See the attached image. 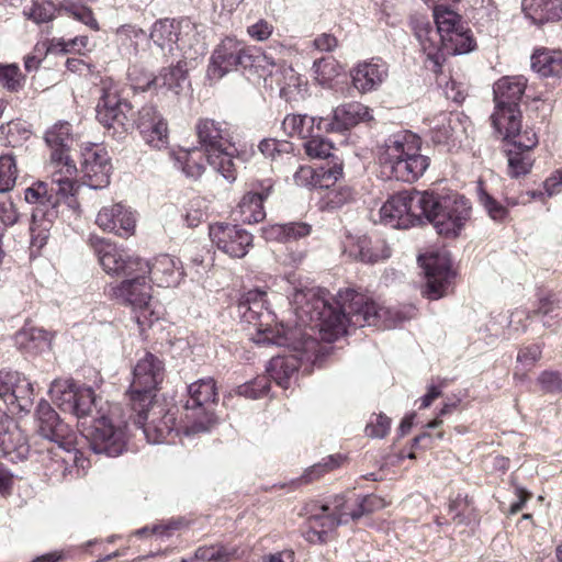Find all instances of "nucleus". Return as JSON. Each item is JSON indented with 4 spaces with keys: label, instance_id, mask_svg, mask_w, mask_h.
Here are the masks:
<instances>
[{
    "label": "nucleus",
    "instance_id": "nucleus-1",
    "mask_svg": "<svg viewBox=\"0 0 562 562\" xmlns=\"http://www.w3.org/2000/svg\"><path fill=\"white\" fill-rule=\"evenodd\" d=\"M266 293L252 290L244 294L237 313L257 331L254 338L258 345L290 347L297 351H312L316 348L314 334L324 341H334L347 333V326H389L392 311L379 306L373 300L352 289L338 292L334 304L323 292L315 289H295L292 304L300 328L285 329L283 326H269L271 313L265 307Z\"/></svg>",
    "mask_w": 562,
    "mask_h": 562
},
{
    "label": "nucleus",
    "instance_id": "nucleus-2",
    "mask_svg": "<svg viewBox=\"0 0 562 562\" xmlns=\"http://www.w3.org/2000/svg\"><path fill=\"white\" fill-rule=\"evenodd\" d=\"M50 182L37 181L24 191V200L35 205L30 232L31 245L38 249L46 244L61 203L76 214L79 211V203L75 198L79 184L72 179L75 175H66L63 169H50Z\"/></svg>",
    "mask_w": 562,
    "mask_h": 562
},
{
    "label": "nucleus",
    "instance_id": "nucleus-3",
    "mask_svg": "<svg viewBox=\"0 0 562 562\" xmlns=\"http://www.w3.org/2000/svg\"><path fill=\"white\" fill-rule=\"evenodd\" d=\"M420 138L409 131L389 135L378 146V159L383 173L390 179L415 182L428 169L430 159L420 153Z\"/></svg>",
    "mask_w": 562,
    "mask_h": 562
},
{
    "label": "nucleus",
    "instance_id": "nucleus-4",
    "mask_svg": "<svg viewBox=\"0 0 562 562\" xmlns=\"http://www.w3.org/2000/svg\"><path fill=\"white\" fill-rule=\"evenodd\" d=\"M38 435L54 443L43 453L42 463L50 476L65 477L76 462V434L64 423L48 402L42 400L36 407Z\"/></svg>",
    "mask_w": 562,
    "mask_h": 562
},
{
    "label": "nucleus",
    "instance_id": "nucleus-5",
    "mask_svg": "<svg viewBox=\"0 0 562 562\" xmlns=\"http://www.w3.org/2000/svg\"><path fill=\"white\" fill-rule=\"evenodd\" d=\"M195 133L207 164L229 183L234 182L237 177L234 162L237 149L232 125L225 121L200 119L195 124Z\"/></svg>",
    "mask_w": 562,
    "mask_h": 562
},
{
    "label": "nucleus",
    "instance_id": "nucleus-6",
    "mask_svg": "<svg viewBox=\"0 0 562 562\" xmlns=\"http://www.w3.org/2000/svg\"><path fill=\"white\" fill-rule=\"evenodd\" d=\"M416 203L423 205V220L431 223L439 235L449 238L457 237L471 216V203L456 192L443 194L427 190Z\"/></svg>",
    "mask_w": 562,
    "mask_h": 562
},
{
    "label": "nucleus",
    "instance_id": "nucleus-7",
    "mask_svg": "<svg viewBox=\"0 0 562 562\" xmlns=\"http://www.w3.org/2000/svg\"><path fill=\"white\" fill-rule=\"evenodd\" d=\"M265 64L274 67L271 56L255 47H247L236 38L226 37L216 46L211 56L207 76L210 79L218 80L238 68L255 69L259 75L260 70H265Z\"/></svg>",
    "mask_w": 562,
    "mask_h": 562
},
{
    "label": "nucleus",
    "instance_id": "nucleus-8",
    "mask_svg": "<svg viewBox=\"0 0 562 562\" xmlns=\"http://www.w3.org/2000/svg\"><path fill=\"white\" fill-rule=\"evenodd\" d=\"M108 294L133 308L135 321L142 330L159 319V312L155 311L151 302V285L145 273L136 272L120 283L111 284Z\"/></svg>",
    "mask_w": 562,
    "mask_h": 562
},
{
    "label": "nucleus",
    "instance_id": "nucleus-9",
    "mask_svg": "<svg viewBox=\"0 0 562 562\" xmlns=\"http://www.w3.org/2000/svg\"><path fill=\"white\" fill-rule=\"evenodd\" d=\"M188 394L182 420L184 434L209 431L216 422L213 413L217 396L215 381L212 378L195 381L188 386Z\"/></svg>",
    "mask_w": 562,
    "mask_h": 562
},
{
    "label": "nucleus",
    "instance_id": "nucleus-10",
    "mask_svg": "<svg viewBox=\"0 0 562 562\" xmlns=\"http://www.w3.org/2000/svg\"><path fill=\"white\" fill-rule=\"evenodd\" d=\"M432 15L436 30L428 22H420L415 26V35L423 52L434 61V69L437 70L439 68L438 43L464 22L459 13L445 4L435 3Z\"/></svg>",
    "mask_w": 562,
    "mask_h": 562
},
{
    "label": "nucleus",
    "instance_id": "nucleus-11",
    "mask_svg": "<svg viewBox=\"0 0 562 562\" xmlns=\"http://www.w3.org/2000/svg\"><path fill=\"white\" fill-rule=\"evenodd\" d=\"M89 245L98 257L99 263L110 276L132 277L136 272L145 273L148 269V261L131 256L124 248L111 243L110 240L91 235Z\"/></svg>",
    "mask_w": 562,
    "mask_h": 562
},
{
    "label": "nucleus",
    "instance_id": "nucleus-12",
    "mask_svg": "<svg viewBox=\"0 0 562 562\" xmlns=\"http://www.w3.org/2000/svg\"><path fill=\"white\" fill-rule=\"evenodd\" d=\"M165 378L164 362L150 352L140 358L134 369L130 386L132 409L150 404L159 384Z\"/></svg>",
    "mask_w": 562,
    "mask_h": 562
},
{
    "label": "nucleus",
    "instance_id": "nucleus-13",
    "mask_svg": "<svg viewBox=\"0 0 562 562\" xmlns=\"http://www.w3.org/2000/svg\"><path fill=\"white\" fill-rule=\"evenodd\" d=\"M425 191H403L387 199L380 210L381 221L395 228H408L423 223V205L416 203Z\"/></svg>",
    "mask_w": 562,
    "mask_h": 562
},
{
    "label": "nucleus",
    "instance_id": "nucleus-14",
    "mask_svg": "<svg viewBox=\"0 0 562 562\" xmlns=\"http://www.w3.org/2000/svg\"><path fill=\"white\" fill-rule=\"evenodd\" d=\"M83 431L91 449L98 454L103 453L109 457H117L125 450L126 437L124 428L119 424H114L113 419L102 414L101 411L97 412L92 424L85 428Z\"/></svg>",
    "mask_w": 562,
    "mask_h": 562
},
{
    "label": "nucleus",
    "instance_id": "nucleus-15",
    "mask_svg": "<svg viewBox=\"0 0 562 562\" xmlns=\"http://www.w3.org/2000/svg\"><path fill=\"white\" fill-rule=\"evenodd\" d=\"M98 121L113 135L126 133L134 126V110L132 104L121 99L117 91L112 88H103L102 95L95 108Z\"/></svg>",
    "mask_w": 562,
    "mask_h": 562
},
{
    "label": "nucleus",
    "instance_id": "nucleus-16",
    "mask_svg": "<svg viewBox=\"0 0 562 562\" xmlns=\"http://www.w3.org/2000/svg\"><path fill=\"white\" fill-rule=\"evenodd\" d=\"M133 412L136 413L135 425L143 430L150 443L164 442L176 427L175 413L162 403L153 401Z\"/></svg>",
    "mask_w": 562,
    "mask_h": 562
},
{
    "label": "nucleus",
    "instance_id": "nucleus-17",
    "mask_svg": "<svg viewBox=\"0 0 562 562\" xmlns=\"http://www.w3.org/2000/svg\"><path fill=\"white\" fill-rule=\"evenodd\" d=\"M425 270L426 285L423 295L429 300H438L447 294L454 273L451 261L446 255H431L427 258H418Z\"/></svg>",
    "mask_w": 562,
    "mask_h": 562
},
{
    "label": "nucleus",
    "instance_id": "nucleus-18",
    "mask_svg": "<svg viewBox=\"0 0 562 562\" xmlns=\"http://www.w3.org/2000/svg\"><path fill=\"white\" fill-rule=\"evenodd\" d=\"M71 126L68 122H59L45 133V142L50 147V169H63L66 175H76L77 168L69 157L72 144Z\"/></svg>",
    "mask_w": 562,
    "mask_h": 562
},
{
    "label": "nucleus",
    "instance_id": "nucleus-19",
    "mask_svg": "<svg viewBox=\"0 0 562 562\" xmlns=\"http://www.w3.org/2000/svg\"><path fill=\"white\" fill-rule=\"evenodd\" d=\"M527 88V79L524 76H506L497 80L494 85V121L496 124L501 123V115L504 112L508 114L509 119H513L519 108V102Z\"/></svg>",
    "mask_w": 562,
    "mask_h": 562
},
{
    "label": "nucleus",
    "instance_id": "nucleus-20",
    "mask_svg": "<svg viewBox=\"0 0 562 562\" xmlns=\"http://www.w3.org/2000/svg\"><path fill=\"white\" fill-rule=\"evenodd\" d=\"M112 165L106 150L97 145L86 147L82 151L81 172L83 183L91 189L109 186Z\"/></svg>",
    "mask_w": 562,
    "mask_h": 562
},
{
    "label": "nucleus",
    "instance_id": "nucleus-21",
    "mask_svg": "<svg viewBox=\"0 0 562 562\" xmlns=\"http://www.w3.org/2000/svg\"><path fill=\"white\" fill-rule=\"evenodd\" d=\"M210 238L220 250L233 258L245 257L252 246V235L236 225H212Z\"/></svg>",
    "mask_w": 562,
    "mask_h": 562
},
{
    "label": "nucleus",
    "instance_id": "nucleus-22",
    "mask_svg": "<svg viewBox=\"0 0 562 562\" xmlns=\"http://www.w3.org/2000/svg\"><path fill=\"white\" fill-rule=\"evenodd\" d=\"M274 67L266 65L265 70H260V77H269L270 83H276L280 89V95L286 101H296L303 97L306 81L289 65L280 64L272 58Z\"/></svg>",
    "mask_w": 562,
    "mask_h": 562
},
{
    "label": "nucleus",
    "instance_id": "nucleus-23",
    "mask_svg": "<svg viewBox=\"0 0 562 562\" xmlns=\"http://www.w3.org/2000/svg\"><path fill=\"white\" fill-rule=\"evenodd\" d=\"M353 88L360 93L376 91L389 77V65L379 57L357 64L350 71Z\"/></svg>",
    "mask_w": 562,
    "mask_h": 562
},
{
    "label": "nucleus",
    "instance_id": "nucleus-24",
    "mask_svg": "<svg viewBox=\"0 0 562 562\" xmlns=\"http://www.w3.org/2000/svg\"><path fill=\"white\" fill-rule=\"evenodd\" d=\"M95 224L104 232L120 237H128L135 232L136 218L128 207L122 203H115L103 206L99 211Z\"/></svg>",
    "mask_w": 562,
    "mask_h": 562
},
{
    "label": "nucleus",
    "instance_id": "nucleus-25",
    "mask_svg": "<svg viewBox=\"0 0 562 562\" xmlns=\"http://www.w3.org/2000/svg\"><path fill=\"white\" fill-rule=\"evenodd\" d=\"M530 318H539L544 327H552L562 319V306L559 300L552 296L539 299L537 307L528 311L525 308H516L510 315V326L516 330H526L525 321Z\"/></svg>",
    "mask_w": 562,
    "mask_h": 562
},
{
    "label": "nucleus",
    "instance_id": "nucleus-26",
    "mask_svg": "<svg viewBox=\"0 0 562 562\" xmlns=\"http://www.w3.org/2000/svg\"><path fill=\"white\" fill-rule=\"evenodd\" d=\"M344 251L356 260L371 265L389 259L392 252L385 239L366 235L348 237Z\"/></svg>",
    "mask_w": 562,
    "mask_h": 562
},
{
    "label": "nucleus",
    "instance_id": "nucleus-27",
    "mask_svg": "<svg viewBox=\"0 0 562 562\" xmlns=\"http://www.w3.org/2000/svg\"><path fill=\"white\" fill-rule=\"evenodd\" d=\"M148 269L145 278L161 288L178 285L183 277L180 261L169 255L156 257L151 263L148 262Z\"/></svg>",
    "mask_w": 562,
    "mask_h": 562
},
{
    "label": "nucleus",
    "instance_id": "nucleus-28",
    "mask_svg": "<svg viewBox=\"0 0 562 562\" xmlns=\"http://www.w3.org/2000/svg\"><path fill=\"white\" fill-rule=\"evenodd\" d=\"M371 119L368 106L359 102L346 103L334 110L331 120H326V133H341Z\"/></svg>",
    "mask_w": 562,
    "mask_h": 562
},
{
    "label": "nucleus",
    "instance_id": "nucleus-29",
    "mask_svg": "<svg viewBox=\"0 0 562 562\" xmlns=\"http://www.w3.org/2000/svg\"><path fill=\"white\" fill-rule=\"evenodd\" d=\"M327 507V502L324 504H314L311 508L308 517V529L305 532V538L310 542H326L328 535L334 531L339 525L336 515Z\"/></svg>",
    "mask_w": 562,
    "mask_h": 562
},
{
    "label": "nucleus",
    "instance_id": "nucleus-30",
    "mask_svg": "<svg viewBox=\"0 0 562 562\" xmlns=\"http://www.w3.org/2000/svg\"><path fill=\"white\" fill-rule=\"evenodd\" d=\"M187 83L186 63L178 61L176 66L162 68L158 76L150 78L146 85L137 86L143 91H171L179 94Z\"/></svg>",
    "mask_w": 562,
    "mask_h": 562
},
{
    "label": "nucleus",
    "instance_id": "nucleus-31",
    "mask_svg": "<svg viewBox=\"0 0 562 562\" xmlns=\"http://www.w3.org/2000/svg\"><path fill=\"white\" fill-rule=\"evenodd\" d=\"M326 119L289 114L282 121V130L291 137L311 138L316 133H326Z\"/></svg>",
    "mask_w": 562,
    "mask_h": 562
},
{
    "label": "nucleus",
    "instance_id": "nucleus-32",
    "mask_svg": "<svg viewBox=\"0 0 562 562\" xmlns=\"http://www.w3.org/2000/svg\"><path fill=\"white\" fill-rule=\"evenodd\" d=\"M439 63L445 59L446 55H462L470 53L475 47V41L471 30L465 23L454 29V32L440 40L438 43Z\"/></svg>",
    "mask_w": 562,
    "mask_h": 562
},
{
    "label": "nucleus",
    "instance_id": "nucleus-33",
    "mask_svg": "<svg viewBox=\"0 0 562 562\" xmlns=\"http://www.w3.org/2000/svg\"><path fill=\"white\" fill-rule=\"evenodd\" d=\"M521 8L526 16L536 24L562 18L561 0H522Z\"/></svg>",
    "mask_w": 562,
    "mask_h": 562
},
{
    "label": "nucleus",
    "instance_id": "nucleus-34",
    "mask_svg": "<svg viewBox=\"0 0 562 562\" xmlns=\"http://www.w3.org/2000/svg\"><path fill=\"white\" fill-rule=\"evenodd\" d=\"M53 335L43 328L25 325L15 334L16 346L27 353H38L48 349Z\"/></svg>",
    "mask_w": 562,
    "mask_h": 562
},
{
    "label": "nucleus",
    "instance_id": "nucleus-35",
    "mask_svg": "<svg viewBox=\"0 0 562 562\" xmlns=\"http://www.w3.org/2000/svg\"><path fill=\"white\" fill-rule=\"evenodd\" d=\"M150 40L166 54H172L178 48L179 24L173 20L157 21L151 29Z\"/></svg>",
    "mask_w": 562,
    "mask_h": 562
},
{
    "label": "nucleus",
    "instance_id": "nucleus-36",
    "mask_svg": "<svg viewBox=\"0 0 562 562\" xmlns=\"http://www.w3.org/2000/svg\"><path fill=\"white\" fill-rule=\"evenodd\" d=\"M171 159L173 166L191 180L200 179L205 171V167L201 161V153L196 148L175 151L171 154Z\"/></svg>",
    "mask_w": 562,
    "mask_h": 562
},
{
    "label": "nucleus",
    "instance_id": "nucleus-37",
    "mask_svg": "<svg viewBox=\"0 0 562 562\" xmlns=\"http://www.w3.org/2000/svg\"><path fill=\"white\" fill-rule=\"evenodd\" d=\"M299 369V360L294 356L273 357L267 367V373L283 390L290 386L291 376Z\"/></svg>",
    "mask_w": 562,
    "mask_h": 562
},
{
    "label": "nucleus",
    "instance_id": "nucleus-38",
    "mask_svg": "<svg viewBox=\"0 0 562 562\" xmlns=\"http://www.w3.org/2000/svg\"><path fill=\"white\" fill-rule=\"evenodd\" d=\"M531 67L542 77L562 76V50H540L532 55Z\"/></svg>",
    "mask_w": 562,
    "mask_h": 562
},
{
    "label": "nucleus",
    "instance_id": "nucleus-39",
    "mask_svg": "<svg viewBox=\"0 0 562 562\" xmlns=\"http://www.w3.org/2000/svg\"><path fill=\"white\" fill-rule=\"evenodd\" d=\"M311 225L303 222H292L286 224H276L265 229L267 239H277L280 241L296 240L311 234Z\"/></svg>",
    "mask_w": 562,
    "mask_h": 562
},
{
    "label": "nucleus",
    "instance_id": "nucleus-40",
    "mask_svg": "<svg viewBox=\"0 0 562 562\" xmlns=\"http://www.w3.org/2000/svg\"><path fill=\"white\" fill-rule=\"evenodd\" d=\"M325 509L331 510L340 525L348 524L350 520H357L358 516H353V513L358 512L357 495L353 493L335 495L327 501Z\"/></svg>",
    "mask_w": 562,
    "mask_h": 562
},
{
    "label": "nucleus",
    "instance_id": "nucleus-41",
    "mask_svg": "<svg viewBox=\"0 0 562 562\" xmlns=\"http://www.w3.org/2000/svg\"><path fill=\"white\" fill-rule=\"evenodd\" d=\"M79 386L72 380H55L49 389L52 400L61 411L70 413L74 409Z\"/></svg>",
    "mask_w": 562,
    "mask_h": 562
},
{
    "label": "nucleus",
    "instance_id": "nucleus-42",
    "mask_svg": "<svg viewBox=\"0 0 562 562\" xmlns=\"http://www.w3.org/2000/svg\"><path fill=\"white\" fill-rule=\"evenodd\" d=\"M239 557V549L234 544H212L201 547L195 551L199 562H229Z\"/></svg>",
    "mask_w": 562,
    "mask_h": 562
},
{
    "label": "nucleus",
    "instance_id": "nucleus-43",
    "mask_svg": "<svg viewBox=\"0 0 562 562\" xmlns=\"http://www.w3.org/2000/svg\"><path fill=\"white\" fill-rule=\"evenodd\" d=\"M238 211L241 221L248 224L259 223L266 217L261 196L251 191L244 194L238 204Z\"/></svg>",
    "mask_w": 562,
    "mask_h": 562
},
{
    "label": "nucleus",
    "instance_id": "nucleus-44",
    "mask_svg": "<svg viewBox=\"0 0 562 562\" xmlns=\"http://www.w3.org/2000/svg\"><path fill=\"white\" fill-rule=\"evenodd\" d=\"M34 390L32 383L20 373V380L14 385L7 404L19 412H29L33 404Z\"/></svg>",
    "mask_w": 562,
    "mask_h": 562
},
{
    "label": "nucleus",
    "instance_id": "nucleus-45",
    "mask_svg": "<svg viewBox=\"0 0 562 562\" xmlns=\"http://www.w3.org/2000/svg\"><path fill=\"white\" fill-rule=\"evenodd\" d=\"M97 397L94 392L89 386L80 385L77 391V397L74 403V409L70 411V414L75 415L78 419L87 418L89 416H93V412H98L95 409Z\"/></svg>",
    "mask_w": 562,
    "mask_h": 562
},
{
    "label": "nucleus",
    "instance_id": "nucleus-46",
    "mask_svg": "<svg viewBox=\"0 0 562 562\" xmlns=\"http://www.w3.org/2000/svg\"><path fill=\"white\" fill-rule=\"evenodd\" d=\"M59 11L86 24L92 31H99L100 29L92 10L87 5L79 4L70 0H65L60 3Z\"/></svg>",
    "mask_w": 562,
    "mask_h": 562
},
{
    "label": "nucleus",
    "instance_id": "nucleus-47",
    "mask_svg": "<svg viewBox=\"0 0 562 562\" xmlns=\"http://www.w3.org/2000/svg\"><path fill=\"white\" fill-rule=\"evenodd\" d=\"M314 78L323 87H330L333 80L339 76L341 67L331 57H323L314 61Z\"/></svg>",
    "mask_w": 562,
    "mask_h": 562
},
{
    "label": "nucleus",
    "instance_id": "nucleus-48",
    "mask_svg": "<svg viewBox=\"0 0 562 562\" xmlns=\"http://www.w3.org/2000/svg\"><path fill=\"white\" fill-rule=\"evenodd\" d=\"M507 157L508 175L513 178L527 175L533 165V159L527 150L516 149L514 147L508 150Z\"/></svg>",
    "mask_w": 562,
    "mask_h": 562
},
{
    "label": "nucleus",
    "instance_id": "nucleus-49",
    "mask_svg": "<svg viewBox=\"0 0 562 562\" xmlns=\"http://www.w3.org/2000/svg\"><path fill=\"white\" fill-rule=\"evenodd\" d=\"M259 151L271 160L292 158L293 145L286 140L265 138L258 144Z\"/></svg>",
    "mask_w": 562,
    "mask_h": 562
},
{
    "label": "nucleus",
    "instance_id": "nucleus-50",
    "mask_svg": "<svg viewBox=\"0 0 562 562\" xmlns=\"http://www.w3.org/2000/svg\"><path fill=\"white\" fill-rule=\"evenodd\" d=\"M18 168L15 159L11 154L0 156V192L4 193L15 184Z\"/></svg>",
    "mask_w": 562,
    "mask_h": 562
},
{
    "label": "nucleus",
    "instance_id": "nucleus-51",
    "mask_svg": "<svg viewBox=\"0 0 562 562\" xmlns=\"http://www.w3.org/2000/svg\"><path fill=\"white\" fill-rule=\"evenodd\" d=\"M304 149L310 158L326 159L331 156L334 146L331 142L322 136V133H316L305 140Z\"/></svg>",
    "mask_w": 562,
    "mask_h": 562
},
{
    "label": "nucleus",
    "instance_id": "nucleus-52",
    "mask_svg": "<svg viewBox=\"0 0 562 562\" xmlns=\"http://www.w3.org/2000/svg\"><path fill=\"white\" fill-rule=\"evenodd\" d=\"M502 112H506L507 110L502 109ZM521 112L520 109L517 108V113H515L513 119H509L508 114L503 113L499 120L501 123L496 124L494 121V113L491 115L492 125L495 128L496 133L502 136L504 139L508 137L516 136L518 127H521Z\"/></svg>",
    "mask_w": 562,
    "mask_h": 562
},
{
    "label": "nucleus",
    "instance_id": "nucleus-53",
    "mask_svg": "<svg viewBox=\"0 0 562 562\" xmlns=\"http://www.w3.org/2000/svg\"><path fill=\"white\" fill-rule=\"evenodd\" d=\"M166 122L164 117L157 112V110L151 105H145L138 111V117L135 121L134 125H136L140 135L148 133L149 130L158 126V123Z\"/></svg>",
    "mask_w": 562,
    "mask_h": 562
},
{
    "label": "nucleus",
    "instance_id": "nucleus-54",
    "mask_svg": "<svg viewBox=\"0 0 562 562\" xmlns=\"http://www.w3.org/2000/svg\"><path fill=\"white\" fill-rule=\"evenodd\" d=\"M479 201L494 221H503L508 215L507 209L485 192L482 187H479Z\"/></svg>",
    "mask_w": 562,
    "mask_h": 562
},
{
    "label": "nucleus",
    "instance_id": "nucleus-55",
    "mask_svg": "<svg viewBox=\"0 0 562 562\" xmlns=\"http://www.w3.org/2000/svg\"><path fill=\"white\" fill-rule=\"evenodd\" d=\"M0 85L11 92L22 87V76L16 65H0Z\"/></svg>",
    "mask_w": 562,
    "mask_h": 562
},
{
    "label": "nucleus",
    "instance_id": "nucleus-56",
    "mask_svg": "<svg viewBox=\"0 0 562 562\" xmlns=\"http://www.w3.org/2000/svg\"><path fill=\"white\" fill-rule=\"evenodd\" d=\"M353 191L349 187L331 189L324 196L325 207L329 210L339 209L353 200Z\"/></svg>",
    "mask_w": 562,
    "mask_h": 562
},
{
    "label": "nucleus",
    "instance_id": "nucleus-57",
    "mask_svg": "<svg viewBox=\"0 0 562 562\" xmlns=\"http://www.w3.org/2000/svg\"><path fill=\"white\" fill-rule=\"evenodd\" d=\"M317 172V188H329L339 178L342 177L344 168L341 162H334L331 166H322L316 169Z\"/></svg>",
    "mask_w": 562,
    "mask_h": 562
},
{
    "label": "nucleus",
    "instance_id": "nucleus-58",
    "mask_svg": "<svg viewBox=\"0 0 562 562\" xmlns=\"http://www.w3.org/2000/svg\"><path fill=\"white\" fill-rule=\"evenodd\" d=\"M357 503L358 512L353 513V516H358V519L361 518L362 516L380 510L386 506V503L382 497L373 494L364 496L357 495Z\"/></svg>",
    "mask_w": 562,
    "mask_h": 562
},
{
    "label": "nucleus",
    "instance_id": "nucleus-59",
    "mask_svg": "<svg viewBox=\"0 0 562 562\" xmlns=\"http://www.w3.org/2000/svg\"><path fill=\"white\" fill-rule=\"evenodd\" d=\"M341 462L342 458L340 456H329L323 463L314 464L310 470H307L301 480L308 483L319 477L323 473L338 468Z\"/></svg>",
    "mask_w": 562,
    "mask_h": 562
},
{
    "label": "nucleus",
    "instance_id": "nucleus-60",
    "mask_svg": "<svg viewBox=\"0 0 562 562\" xmlns=\"http://www.w3.org/2000/svg\"><path fill=\"white\" fill-rule=\"evenodd\" d=\"M143 139L150 147L156 149H161L167 147L168 145V126L167 122L158 123L153 130H149L148 133L142 135Z\"/></svg>",
    "mask_w": 562,
    "mask_h": 562
},
{
    "label": "nucleus",
    "instance_id": "nucleus-61",
    "mask_svg": "<svg viewBox=\"0 0 562 562\" xmlns=\"http://www.w3.org/2000/svg\"><path fill=\"white\" fill-rule=\"evenodd\" d=\"M269 376H260L250 383L238 386V394L250 398H258L267 394L269 390Z\"/></svg>",
    "mask_w": 562,
    "mask_h": 562
},
{
    "label": "nucleus",
    "instance_id": "nucleus-62",
    "mask_svg": "<svg viewBox=\"0 0 562 562\" xmlns=\"http://www.w3.org/2000/svg\"><path fill=\"white\" fill-rule=\"evenodd\" d=\"M391 427V419L383 415H373L366 427V432L371 438H383L386 436Z\"/></svg>",
    "mask_w": 562,
    "mask_h": 562
},
{
    "label": "nucleus",
    "instance_id": "nucleus-63",
    "mask_svg": "<svg viewBox=\"0 0 562 562\" xmlns=\"http://www.w3.org/2000/svg\"><path fill=\"white\" fill-rule=\"evenodd\" d=\"M521 127H518L517 137H508L505 140L510 142L516 149L527 150L529 151L538 144V137L532 130L521 131Z\"/></svg>",
    "mask_w": 562,
    "mask_h": 562
},
{
    "label": "nucleus",
    "instance_id": "nucleus-64",
    "mask_svg": "<svg viewBox=\"0 0 562 562\" xmlns=\"http://www.w3.org/2000/svg\"><path fill=\"white\" fill-rule=\"evenodd\" d=\"M316 169L310 166H301L293 175V181L297 187L313 189L317 188Z\"/></svg>",
    "mask_w": 562,
    "mask_h": 562
}]
</instances>
